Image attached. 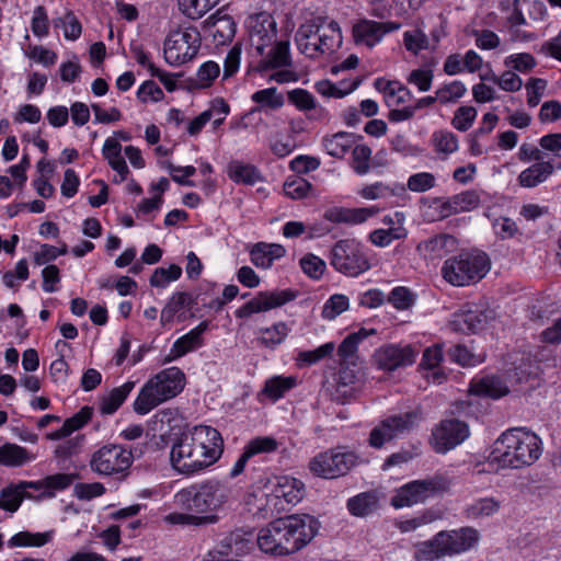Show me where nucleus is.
I'll use <instances>...</instances> for the list:
<instances>
[{
  "instance_id": "f257e3e1",
  "label": "nucleus",
  "mask_w": 561,
  "mask_h": 561,
  "mask_svg": "<svg viewBox=\"0 0 561 561\" xmlns=\"http://www.w3.org/2000/svg\"><path fill=\"white\" fill-rule=\"evenodd\" d=\"M220 433L207 425H197L184 432L170 451L172 468L180 474L193 476L213 466L222 455Z\"/></svg>"
},
{
  "instance_id": "f03ea898",
  "label": "nucleus",
  "mask_w": 561,
  "mask_h": 561,
  "mask_svg": "<svg viewBox=\"0 0 561 561\" xmlns=\"http://www.w3.org/2000/svg\"><path fill=\"white\" fill-rule=\"evenodd\" d=\"M319 520L309 514L278 517L262 527L256 542L266 554L285 557L305 548L318 534Z\"/></svg>"
},
{
  "instance_id": "7ed1b4c3",
  "label": "nucleus",
  "mask_w": 561,
  "mask_h": 561,
  "mask_svg": "<svg viewBox=\"0 0 561 561\" xmlns=\"http://www.w3.org/2000/svg\"><path fill=\"white\" fill-rule=\"evenodd\" d=\"M541 451V440L535 433L511 428L494 442L490 458L501 468L519 469L533 465Z\"/></svg>"
},
{
  "instance_id": "20e7f679",
  "label": "nucleus",
  "mask_w": 561,
  "mask_h": 561,
  "mask_svg": "<svg viewBox=\"0 0 561 561\" xmlns=\"http://www.w3.org/2000/svg\"><path fill=\"white\" fill-rule=\"evenodd\" d=\"M184 385L185 375L180 368L170 367L161 370L141 388L134 402L135 412L140 415L149 413L160 403L178 396Z\"/></svg>"
},
{
  "instance_id": "39448f33",
  "label": "nucleus",
  "mask_w": 561,
  "mask_h": 561,
  "mask_svg": "<svg viewBox=\"0 0 561 561\" xmlns=\"http://www.w3.org/2000/svg\"><path fill=\"white\" fill-rule=\"evenodd\" d=\"M228 499L227 489L216 480L182 489L174 495L180 507L203 515H214Z\"/></svg>"
},
{
  "instance_id": "423d86ee",
  "label": "nucleus",
  "mask_w": 561,
  "mask_h": 561,
  "mask_svg": "<svg viewBox=\"0 0 561 561\" xmlns=\"http://www.w3.org/2000/svg\"><path fill=\"white\" fill-rule=\"evenodd\" d=\"M490 270V260L483 252H461L444 262L442 275L454 286H467L482 279Z\"/></svg>"
},
{
  "instance_id": "0eeeda50",
  "label": "nucleus",
  "mask_w": 561,
  "mask_h": 561,
  "mask_svg": "<svg viewBox=\"0 0 561 561\" xmlns=\"http://www.w3.org/2000/svg\"><path fill=\"white\" fill-rule=\"evenodd\" d=\"M478 531L471 527L437 533L432 540L424 542L420 552L426 560L454 556L469 550L478 541Z\"/></svg>"
},
{
  "instance_id": "6e6552de",
  "label": "nucleus",
  "mask_w": 561,
  "mask_h": 561,
  "mask_svg": "<svg viewBox=\"0 0 561 561\" xmlns=\"http://www.w3.org/2000/svg\"><path fill=\"white\" fill-rule=\"evenodd\" d=\"M449 488V481L442 474L428 479L415 480L401 486L391 499L396 508L423 503L427 499L443 494Z\"/></svg>"
},
{
  "instance_id": "1a4fd4ad",
  "label": "nucleus",
  "mask_w": 561,
  "mask_h": 561,
  "mask_svg": "<svg viewBox=\"0 0 561 561\" xmlns=\"http://www.w3.org/2000/svg\"><path fill=\"white\" fill-rule=\"evenodd\" d=\"M331 265L347 276H357L370 267L360 244L351 239L340 240L334 244Z\"/></svg>"
},
{
  "instance_id": "9d476101",
  "label": "nucleus",
  "mask_w": 561,
  "mask_h": 561,
  "mask_svg": "<svg viewBox=\"0 0 561 561\" xmlns=\"http://www.w3.org/2000/svg\"><path fill=\"white\" fill-rule=\"evenodd\" d=\"M201 47V36L196 28L172 32L164 43V59L172 66L192 60Z\"/></svg>"
},
{
  "instance_id": "9b49d317",
  "label": "nucleus",
  "mask_w": 561,
  "mask_h": 561,
  "mask_svg": "<svg viewBox=\"0 0 561 561\" xmlns=\"http://www.w3.org/2000/svg\"><path fill=\"white\" fill-rule=\"evenodd\" d=\"M131 463V451L116 444L102 446L90 459L91 470L101 476L125 473Z\"/></svg>"
},
{
  "instance_id": "f8f14e48",
  "label": "nucleus",
  "mask_w": 561,
  "mask_h": 561,
  "mask_svg": "<svg viewBox=\"0 0 561 561\" xmlns=\"http://www.w3.org/2000/svg\"><path fill=\"white\" fill-rule=\"evenodd\" d=\"M305 496L304 483L297 479L284 478L283 482H278L271 494L265 495V505L259 511L264 518L273 517L286 511L287 505H296Z\"/></svg>"
},
{
  "instance_id": "ddd939ff",
  "label": "nucleus",
  "mask_w": 561,
  "mask_h": 561,
  "mask_svg": "<svg viewBox=\"0 0 561 561\" xmlns=\"http://www.w3.org/2000/svg\"><path fill=\"white\" fill-rule=\"evenodd\" d=\"M357 462L353 451L330 450L313 457L309 462L310 471L325 479L346 474Z\"/></svg>"
},
{
  "instance_id": "4468645a",
  "label": "nucleus",
  "mask_w": 561,
  "mask_h": 561,
  "mask_svg": "<svg viewBox=\"0 0 561 561\" xmlns=\"http://www.w3.org/2000/svg\"><path fill=\"white\" fill-rule=\"evenodd\" d=\"M419 420L420 416L416 411L394 414L383 419L370 431L369 445L374 448H381L386 443L414 428Z\"/></svg>"
},
{
  "instance_id": "2eb2a0df",
  "label": "nucleus",
  "mask_w": 561,
  "mask_h": 561,
  "mask_svg": "<svg viewBox=\"0 0 561 561\" xmlns=\"http://www.w3.org/2000/svg\"><path fill=\"white\" fill-rule=\"evenodd\" d=\"M308 32L306 36L318 39L320 45V55L332 54L342 44V34L337 22L316 18L307 22V26L301 31Z\"/></svg>"
},
{
  "instance_id": "dca6fc26",
  "label": "nucleus",
  "mask_w": 561,
  "mask_h": 561,
  "mask_svg": "<svg viewBox=\"0 0 561 561\" xmlns=\"http://www.w3.org/2000/svg\"><path fill=\"white\" fill-rule=\"evenodd\" d=\"M468 436L467 423L456 419L445 420L433 431V447L437 453L445 454L461 444Z\"/></svg>"
},
{
  "instance_id": "f3484780",
  "label": "nucleus",
  "mask_w": 561,
  "mask_h": 561,
  "mask_svg": "<svg viewBox=\"0 0 561 561\" xmlns=\"http://www.w3.org/2000/svg\"><path fill=\"white\" fill-rule=\"evenodd\" d=\"M417 352L410 345L388 344L375 351L374 362L379 369L393 371L400 367L412 365Z\"/></svg>"
},
{
  "instance_id": "a211bd4d",
  "label": "nucleus",
  "mask_w": 561,
  "mask_h": 561,
  "mask_svg": "<svg viewBox=\"0 0 561 561\" xmlns=\"http://www.w3.org/2000/svg\"><path fill=\"white\" fill-rule=\"evenodd\" d=\"M295 295L288 290L260 291L254 298L236 311L237 318H248L253 313L280 307L293 300Z\"/></svg>"
},
{
  "instance_id": "6ab92c4d",
  "label": "nucleus",
  "mask_w": 561,
  "mask_h": 561,
  "mask_svg": "<svg viewBox=\"0 0 561 561\" xmlns=\"http://www.w3.org/2000/svg\"><path fill=\"white\" fill-rule=\"evenodd\" d=\"M400 27L394 22H376L363 20L353 26V37L356 44H364L368 47L376 45L385 34Z\"/></svg>"
},
{
  "instance_id": "aec40b11",
  "label": "nucleus",
  "mask_w": 561,
  "mask_h": 561,
  "mask_svg": "<svg viewBox=\"0 0 561 561\" xmlns=\"http://www.w3.org/2000/svg\"><path fill=\"white\" fill-rule=\"evenodd\" d=\"M42 490L41 482L20 481L19 483H11L0 491V508L7 512H16L26 497H33L27 490Z\"/></svg>"
},
{
  "instance_id": "412c9836",
  "label": "nucleus",
  "mask_w": 561,
  "mask_h": 561,
  "mask_svg": "<svg viewBox=\"0 0 561 561\" xmlns=\"http://www.w3.org/2000/svg\"><path fill=\"white\" fill-rule=\"evenodd\" d=\"M204 30L208 31L217 45H225L230 42L236 34V23L228 14H221V10L216 11L203 22Z\"/></svg>"
},
{
  "instance_id": "4be33fe9",
  "label": "nucleus",
  "mask_w": 561,
  "mask_h": 561,
  "mask_svg": "<svg viewBox=\"0 0 561 561\" xmlns=\"http://www.w3.org/2000/svg\"><path fill=\"white\" fill-rule=\"evenodd\" d=\"M554 168L561 169V157L554 154L552 161H541L531 164L520 172L517 181L523 187H535L545 182L554 171Z\"/></svg>"
},
{
  "instance_id": "5701e85b",
  "label": "nucleus",
  "mask_w": 561,
  "mask_h": 561,
  "mask_svg": "<svg viewBox=\"0 0 561 561\" xmlns=\"http://www.w3.org/2000/svg\"><path fill=\"white\" fill-rule=\"evenodd\" d=\"M208 322L203 321L201 322L196 328L191 330L185 335L178 339L172 348L170 354L165 357L164 363H169L175 358H179L186 353L202 346L203 344V333L207 330Z\"/></svg>"
},
{
  "instance_id": "b1692460",
  "label": "nucleus",
  "mask_w": 561,
  "mask_h": 561,
  "mask_svg": "<svg viewBox=\"0 0 561 561\" xmlns=\"http://www.w3.org/2000/svg\"><path fill=\"white\" fill-rule=\"evenodd\" d=\"M494 318L493 310L489 309H474L468 310L453 321V325L456 330L462 332L468 331L476 333L486 327L490 320Z\"/></svg>"
},
{
  "instance_id": "393cba45",
  "label": "nucleus",
  "mask_w": 561,
  "mask_h": 561,
  "mask_svg": "<svg viewBox=\"0 0 561 561\" xmlns=\"http://www.w3.org/2000/svg\"><path fill=\"white\" fill-rule=\"evenodd\" d=\"M470 392L476 396L499 399L508 393V387L502 378L497 376H485L471 381Z\"/></svg>"
},
{
  "instance_id": "a878e982",
  "label": "nucleus",
  "mask_w": 561,
  "mask_h": 561,
  "mask_svg": "<svg viewBox=\"0 0 561 561\" xmlns=\"http://www.w3.org/2000/svg\"><path fill=\"white\" fill-rule=\"evenodd\" d=\"M376 213L377 209L375 207L356 209L333 207L324 213V218L335 224H360L364 222L370 216L375 215Z\"/></svg>"
},
{
  "instance_id": "bb28decb",
  "label": "nucleus",
  "mask_w": 561,
  "mask_h": 561,
  "mask_svg": "<svg viewBox=\"0 0 561 561\" xmlns=\"http://www.w3.org/2000/svg\"><path fill=\"white\" fill-rule=\"evenodd\" d=\"M134 387V381H127L119 387L113 388L108 393L102 397L100 412L104 415L114 414L125 402Z\"/></svg>"
},
{
  "instance_id": "cd10ccee",
  "label": "nucleus",
  "mask_w": 561,
  "mask_h": 561,
  "mask_svg": "<svg viewBox=\"0 0 561 561\" xmlns=\"http://www.w3.org/2000/svg\"><path fill=\"white\" fill-rule=\"evenodd\" d=\"M92 415V407L85 405L81 408L78 413L67 419L59 430L50 433L48 435V438L51 440H59L66 438L67 436L71 435L75 431L82 428L91 420Z\"/></svg>"
},
{
  "instance_id": "c85d7f7f",
  "label": "nucleus",
  "mask_w": 561,
  "mask_h": 561,
  "mask_svg": "<svg viewBox=\"0 0 561 561\" xmlns=\"http://www.w3.org/2000/svg\"><path fill=\"white\" fill-rule=\"evenodd\" d=\"M54 538V530L31 533L27 530L16 533L8 540L9 548L43 547Z\"/></svg>"
},
{
  "instance_id": "c756f323",
  "label": "nucleus",
  "mask_w": 561,
  "mask_h": 561,
  "mask_svg": "<svg viewBox=\"0 0 561 561\" xmlns=\"http://www.w3.org/2000/svg\"><path fill=\"white\" fill-rule=\"evenodd\" d=\"M34 456L24 447L5 443L0 446V465L5 467H22L32 461Z\"/></svg>"
},
{
  "instance_id": "7c9ffc66",
  "label": "nucleus",
  "mask_w": 561,
  "mask_h": 561,
  "mask_svg": "<svg viewBox=\"0 0 561 561\" xmlns=\"http://www.w3.org/2000/svg\"><path fill=\"white\" fill-rule=\"evenodd\" d=\"M379 506L375 491L359 493L347 501V510L354 516L364 517L374 513Z\"/></svg>"
},
{
  "instance_id": "2f4dec72",
  "label": "nucleus",
  "mask_w": 561,
  "mask_h": 561,
  "mask_svg": "<svg viewBox=\"0 0 561 561\" xmlns=\"http://www.w3.org/2000/svg\"><path fill=\"white\" fill-rule=\"evenodd\" d=\"M355 136L351 133L339 131L332 136L324 137L322 144L328 154L334 158H343L353 146Z\"/></svg>"
},
{
  "instance_id": "473e14b6",
  "label": "nucleus",
  "mask_w": 561,
  "mask_h": 561,
  "mask_svg": "<svg viewBox=\"0 0 561 561\" xmlns=\"http://www.w3.org/2000/svg\"><path fill=\"white\" fill-rule=\"evenodd\" d=\"M196 304V298L188 293H175L161 311V323L167 324L173 321L174 316L183 308L192 309Z\"/></svg>"
},
{
  "instance_id": "72a5a7b5",
  "label": "nucleus",
  "mask_w": 561,
  "mask_h": 561,
  "mask_svg": "<svg viewBox=\"0 0 561 561\" xmlns=\"http://www.w3.org/2000/svg\"><path fill=\"white\" fill-rule=\"evenodd\" d=\"M228 175L236 183L253 185L262 181L260 171L252 164L233 161L228 167Z\"/></svg>"
},
{
  "instance_id": "f704fd0d",
  "label": "nucleus",
  "mask_w": 561,
  "mask_h": 561,
  "mask_svg": "<svg viewBox=\"0 0 561 561\" xmlns=\"http://www.w3.org/2000/svg\"><path fill=\"white\" fill-rule=\"evenodd\" d=\"M376 330L371 329L367 331L366 329H360L357 332L348 334L340 344L337 348V355L342 363L352 362L353 357L356 354L358 343L367 337L369 334H375Z\"/></svg>"
},
{
  "instance_id": "c9c22d12",
  "label": "nucleus",
  "mask_w": 561,
  "mask_h": 561,
  "mask_svg": "<svg viewBox=\"0 0 561 561\" xmlns=\"http://www.w3.org/2000/svg\"><path fill=\"white\" fill-rule=\"evenodd\" d=\"M290 54L288 42H278L267 54L266 59L261 62L262 69H274L290 66Z\"/></svg>"
},
{
  "instance_id": "e433bc0d",
  "label": "nucleus",
  "mask_w": 561,
  "mask_h": 561,
  "mask_svg": "<svg viewBox=\"0 0 561 561\" xmlns=\"http://www.w3.org/2000/svg\"><path fill=\"white\" fill-rule=\"evenodd\" d=\"M295 385L296 379L294 377L275 376L265 381L262 393L276 401L294 388Z\"/></svg>"
},
{
  "instance_id": "4c0bfd02",
  "label": "nucleus",
  "mask_w": 561,
  "mask_h": 561,
  "mask_svg": "<svg viewBox=\"0 0 561 561\" xmlns=\"http://www.w3.org/2000/svg\"><path fill=\"white\" fill-rule=\"evenodd\" d=\"M250 543V539L245 538V533L241 529H237L234 531L229 533L224 539L220 541V550L221 554L228 553H242Z\"/></svg>"
},
{
  "instance_id": "58836bf2",
  "label": "nucleus",
  "mask_w": 561,
  "mask_h": 561,
  "mask_svg": "<svg viewBox=\"0 0 561 561\" xmlns=\"http://www.w3.org/2000/svg\"><path fill=\"white\" fill-rule=\"evenodd\" d=\"M219 2L220 0H178L179 9L193 20L202 18Z\"/></svg>"
},
{
  "instance_id": "ea45409f",
  "label": "nucleus",
  "mask_w": 561,
  "mask_h": 561,
  "mask_svg": "<svg viewBox=\"0 0 561 561\" xmlns=\"http://www.w3.org/2000/svg\"><path fill=\"white\" fill-rule=\"evenodd\" d=\"M454 243V238L449 234H437L417 244V250L425 255L442 256L449 244Z\"/></svg>"
},
{
  "instance_id": "a19ab883",
  "label": "nucleus",
  "mask_w": 561,
  "mask_h": 561,
  "mask_svg": "<svg viewBox=\"0 0 561 561\" xmlns=\"http://www.w3.org/2000/svg\"><path fill=\"white\" fill-rule=\"evenodd\" d=\"M260 332V342L266 347L274 348L286 339L290 329L285 322H278L271 328L261 329Z\"/></svg>"
},
{
  "instance_id": "79ce46f5",
  "label": "nucleus",
  "mask_w": 561,
  "mask_h": 561,
  "mask_svg": "<svg viewBox=\"0 0 561 561\" xmlns=\"http://www.w3.org/2000/svg\"><path fill=\"white\" fill-rule=\"evenodd\" d=\"M359 84V80L352 81L347 87L344 81L340 82L343 88L330 82L329 80H321L316 83V90L318 93L324 96L343 98L346 94L353 92Z\"/></svg>"
},
{
  "instance_id": "37998d69",
  "label": "nucleus",
  "mask_w": 561,
  "mask_h": 561,
  "mask_svg": "<svg viewBox=\"0 0 561 561\" xmlns=\"http://www.w3.org/2000/svg\"><path fill=\"white\" fill-rule=\"evenodd\" d=\"M279 444L271 436H259L251 439L244 447V451L252 458L259 454H271L277 450Z\"/></svg>"
},
{
  "instance_id": "c03bdc74",
  "label": "nucleus",
  "mask_w": 561,
  "mask_h": 561,
  "mask_svg": "<svg viewBox=\"0 0 561 561\" xmlns=\"http://www.w3.org/2000/svg\"><path fill=\"white\" fill-rule=\"evenodd\" d=\"M407 236V230L402 227H390L388 229H377L369 236L370 241L378 247H387L393 240L403 239Z\"/></svg>"
},
{
  "instance_id": "a18cd8bd",
  "label": "nucleus",
  "mask_w": 561,
  "mask_h": 561,
  "mask_svg": "<svg viewBox=\"0 0 561 561\" xmlns=\"http://www.w3.org/2000/svg\"><path fill=\"white\" fill-rule=\"evenodd\" d=\"M165 519L171 524L202 526L215 524L218 520V517L217 515L197 516L186 513H172L169 514Z\"/></svg>"
},
{
  "instance_id": "49530a36",
  "label": "nucleus",
  "mask_w": 561,
  "mask_h": 561,
  "mask_svg": "<svg viewBox=\"0 0 561 561\" xmlns=\"http://www.w3.org/2000/svg\"><path fill=\"white\" fill-rule=\"evenodd\" d=\"M454 211L457 214L476 209L480 203V195L473 190H468L451 196Z\"/></svg>"
},
{
  "instance_id": "de8ad7c7",
  "label": "nucleus",
  "mask_w": 561,
  "mask_h": 561,
  "mask_svg": "<svg viewBox=\"0 0 561 561\" xmlns=\"http://www.w3.org/2000/svg\"><path fill=\"white\" fill-rule=\"evenodd\" d=\"M181 275L182 268L176 264H171L168 268H156L149 282L152 287H165L170 282L179 279Z\"/></svg>"
},
{
  "instance_id": "09e8293b",
  "label": "nucleus",
  "mask_w": 561,
  "mask_h": 561,
  "mask_svg": "<svg viewBox=\"0 0 561 561\" xmlns=\"http://www.w3.org/2000/svg\"><path fill=\"white\" fill-rule=\"evenodd\" d=\"M387 301L398 310H407L415 302V295L407 287L398 286L388 295Z\"/></svg>"
},
{
  "instance_id": "8fccbe9b",
  "label": "nucleus",
  "mask_w": 561,
  "mask_h": 561,
  "mask_svg": "<svg viewBox=\"0 0 561 561\" xmlns=\"http://www.w3.org/2000/svg\"><path fill=\"white\" fill-rule=\"evenodd\" d=\"M307 26V22L301 24L296 32V43L299 50L310 58H317L320 55V45L318 39H313L311 36H305L308 32H301Z\"/></svg>"
},
{
  "instance_id": "3c124183",
  "label": "nucleus",
  "mask_w": 561,
  "mask_h": 561,
  "mask_svg": "<svg viewBox=\"0 0 561 561\" xmlns=\"http://www.w3.org/2000/svg\"><path fill=\"white\" fill-rule=\"evenodd\" d=\"M371 149L367 145H357L352 151L353 169L357 174H366L369 171Z\"/></svg>"
},
{
  "instance_id": "603ef678",
  "label": "nucleus",
  "mask_w": 561,
  "mask_h": 561,
  "mask_svg": "<svg viewBox=\"0 0 561 561\" xmlns=\"http://www.w3.org/2000/svg\"><path fill=\"white\" fill-rule=\"evenodd\" d=\"M500 504L492 497L480 499L472 503L468 510V516L473 518L490 516L497 512Z\"/></svg>"
},
{
  "instance_id": "864d4df0",
  "label": "nucleus",
  "mask_w": 561,
  "mask_h": 561,
  "mask_svg": "<svg viewBox=\"0 0 561 561\" xmlns=\"http://www.w3.org/2000/svg\"><path fill=\"white\" fill-rule=\"evenodd\" d=\"M348 306V298L345 295L335 294L323 306L322 316L325 319L333 320L347 310Z\"/></svg>"
},
{
  "instance_id": "5fc2aeb1",
  "label": "nucleus",
  "mask_w": 561,
  "mask_h": 561,
  "mask_svg": "<svg viewBox=\"0 0 561 561\" xmlns=\"http://www.w3.org/2000/svg\"><path fill=\"white\" fill-rule=\"evenodd\" d=\"M334 348V343L328 342L316 350L300 352L298 354V360L307 366H310L312 364L320 362L327 356H330L333 353Z\"/></svg>"
},
{
  "instance_id": "6e6d98bb",
  "label": "nucleus",
  "mask_w": 561,
  "mask_h": 561,
  "mask_svg": "<svg viewBox=\"0 0 561 561\" xmlns=\"http://www.w3.org/2000/svg\"><path fill=\"white\" fill-rule=\"evenodd\" d=\"M467 89L465 84L460 81H454L451 83L445 84L444 87L439 88L436 91L438 101L443 104L449 103V102H456L458 99H460L465 93Z\"/></svg>"
},
{
  "instance_id": "4d7b16f0",
  "label": "nucleus",
  "mask_w": 561,
  "mask_h": 561,
  "mask_svg": "<svg viewBox=\"0 0 561 561\" xmlns=\"http://www.w3.org/2000/svg\"><path fill=\"white\" fill-rule=\"evenodd\" d=\"M288 100L300 111H317L313 95L304 89H295L288 93Z\"/></svg>"
},
{
  "instance_id": "13d9d810",
  "label": "nucleus",
  "mask_w": 561,
  "mask_h": 561,
  "mask_svg": "<svg viewBox=\"0 0 561 561\" xmlns=\"http://www.w3.org/2000/svg\"><path fill=\"white\" fill-rule=\"evenodd\" d=\"M477 116V110L473 106H460L456 112L451 121L453 126L460 130H468Z\"/></svg>"
},
{
  "instance_id": "bf43d9fd",
  "label": "nucleus",
  "mask_w": 561,
  "mask_h": 561,
  "mask_svg": "<svg viewBox=\"0 0 561 561\" xmlns=\"http://www.w3.org/2000/svg\"><path fill=\"white\" fill-rule=\"evenodd\" d=\"M436 184L435 176L430 172H421L411 175L407 186L410 191L422 193L433 188Z\"/></svg>"
},
{
  "instance_id": "052dcab7",
  "label": "nucleus",
  "mask_w": 561,
  "mask_h": 561,
  "mask_svg": "<svg viewBox=\"0 0 561 561\" xmlns=\"http://www.w3.org/2000/svg\"><path fill=\"white\" fill-rule=\"evenodd\" d=\"M302 271L311 278L318 279L325 270V263L313 254H307L300 260Z\"/></svg>"
},
{
  "instance_id": "680f3d73",
  "label": "nucleus",
  "mask_w": 561,
  "mask_h": 561,
  "mask_svg": "<svg viewBox=\"0 0 561 561\" xmlns=\"http://www.w3.org/2000/svg\"><path fill=\"white\" fill-rule=\"evenodd\" d=\"M433 141L438 152L453 153L458 149V140L450 131L435 133Z\"/></svg>"
},
{
  "instance_id": "e2e57ef3",
  "label": "nucleus",
  "mask_w": 561,
  "mask_h": 561,
  "mask_svg": "<svg viewBox=\"0 0 561 561\" xmlns=\"http://www.w3.org/2000/svg\"><path fill=\"white\" fill-rule=\"evenodd\" d=\"M255 103L267 105L271 108H278L283 105L284 99L276 93V88H267L252 94Z\"/></svg>"
},
{
  "instance_id": "0e129e2a",
  "label": "nucleus",
  "mask_w": 561,
  "mask_h": 561,
  "mask_svg": "<svg viewBox=\"0 0 561 561\" xmlns=\"http://www.w3.org/2000/svg\"><path fill=\"white\" fill-rule=\"evenodd\" d=\"M504 64L506 67H511L520 72H526L536 66V60L533 55L522 53L506 57Z\"/></svg>"
},
{
  "instance_id": "69168bd1",
  "label": "nucleus",
  "mask_w": 561,
  "mask_h": 561,
  "mask_svg": "<svg viewBox=\"0 0 561 561\" xmlns=\"http://www.w3.org/2000/svg\"><path fill=\"white\" fill-rule=\"evenodd\" d=\"M547 87V81L540 78H533L526 83L527 104L535 107L539 104Z\"/></svg>"
},
{
  "instance_id": "338daca9",
  "label": "nucleus",
  "mask_w": 561,
  "mask_h": 561,
  "mask_svg": "<svg viewBox=\"0 0 561 561\" xmlns=\"http://www.w3.org/2000/svg\"><path fill=\"white\" fill-rule=\"evenodd\" d=\"M219 65L215 61H207L203 64L197 71L198 87L207 88L219 76Z\"/></svg>"
},
{
  "instance_id": "774afa93",
  "label": "nucleus",
  "mask_w": 561,
  "mask_h": 561,
  "mask_svg": "<svg viewBox=\"0 0 561 561\" xmlns=\"http://www.w3.org/2000/svg\"><path fill=\"white\" fill-rule=\"evenodd\" d=\"M311 184L302 178H296L291 181H287L284 184V192L286 196L293 199H300L307 195Z\"/></svg>"
}]
</instances>
